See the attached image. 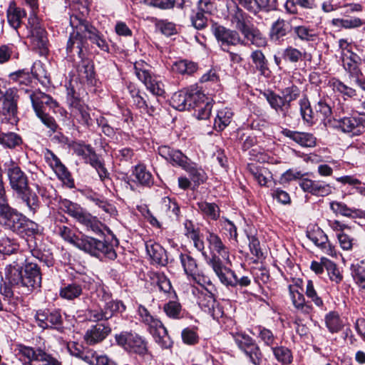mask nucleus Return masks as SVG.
<instances>
[{"label":"nucleus","mask_w":365,"mask_h":365,"mask_svg":"<svg viewBox=\"0 0 365 365\" xmlns=\"http://www.w3.org/2000/svg\"><path fill=\"white\" fill-rule=\"evenodd\" d=\"M206 241L211 253L210 257H207V264L212 267L220 282L227 287L249 286L251 283L249 277L242 276L239 278L233 270L223 264L220 257L228 259L229 249L223 243L220 236L213 232L207 231Z\"/></svg>","instance_id":"1"},{"label":"nucleus","mask_w":365,"mask_h":365,"mask_svg":"<svg viewBox=\"0 0 365 365\" xmlns=\"http://www.w3.org/2000/svg\"><path fill=\"white\" fill-rule=\"evenodd\" d=\"M5 173L11 190L26 207L25 212L29 215H34L39 207V201L36 194L32 192L29 185L26 173L12 160L6 164Z\"/></svg>","instance_id":"2"},{"label":"nucleus","mask_w":365,"mask_h":365,"mask_svg":"<svg viewBox=\"0 0 365 365\" xmlns=\"http://www.w3.org/2000/svg\"><path fill=\"white\" fill-rule=\"evenodd\" d=\"M118 244V240L113 236L111 240L105 239L99 240L88 236H82L75 240V246L91 255L98 257L104 255L110 259H115L117 257L114 247Z\"/></svg>","instance_id":"3"},{"label":"nucleus","mask_w":365,"mask_h":365,"mask_svg":"<svg viewBox=\"0 0 365 365\" xmlns=\"http://www.w3.org/2000/svg\"><path fill=\"white\" fill-rule=\"evenodd\" d=\"M24 93L29 98L34 110L41 122L52 132H55L58 125L51 116L46 113V108H54L57 103L53 98L39 90H24Z\"/></svg>","instance_id":"4"},{"label":"nucleus","mask_w":365,"mask_h":365,"mask_svg":"<svg viewBox=\"0 0 365 365\" xmlns=\"http://www.w3.org/2000/svg\"><path fill=\"white\" fill-rule=\"evenodd\" d=\"M232 24L244 36L245 39L258 47L264 46L266 38L250 22L249 16L238 6L230 14Z\"/></svg>","instance_id":"5"},{"label":"nucleus","mask_w":365,"mask_h":365,"mask_svg":"<svg viewBox=\"0 0 365 365\" xmlns=\"http://www.w3.org/2000/svg\"><path fill=\"white\" fill-rule=\"evenodd\" d=\"M138 314L140 317V320L148 327L149 331L154 336L155 341L163 349L170 348L173 345V341L163 323L152 316L144 306L140 305L138 307Z\"/></svg>","instance_id":"6"},{"label":"nucleus","mask_w":365,"mask_h":365,"mask_svg":"<svg viewBox=\"0 0 365 365\" xmlns=\"http://www.w3.org/2000/svg\"><path fill=\"white\" fill-rule=\"evenodd\" d=\"M202 288H193L192 293L197 297V303L200 309L215 319H218L223 317L224 310L220 304L215 300L213 294L205 286H201Z\"/></svg>","instance_id":"7"},{"label":"nucleus","mask_w":365,"mask_h":365,"mask_svg":"<svg viewBox=\"0 0 365 365\" xmlns=\"http://www.w3.org/2000/svg\"><path fill=\"white\" fill-rule=\"evenodd\" d=\"M70 24L76 31L71 34L66 49L68 53H71L73 49H76V53L80 56L83 51L84 37L86 36V33L91 26L86 21L76 15L71 16Z\"/></svg>","instance_id":"8"},{"label":"nucleus","mask_w":365,"mask_h":365,"mask_svg":"<svg viewBox=\"0 0 365 365\" xmlns=\"http://www.w3.org/2000/svg\"><path fill=\"white\" fill-rule=\"evenodd\" d=\"M125 304L120 300H109L101 304L99 309H91L88 311V317L93 322L108 321L125 310Z\"/></svg>","instance_id":"9"},{"label":"nucleus","mask_w":365,"mask_h":365,"mask_svg":"<svg viewBox=\"0 0 365 365\" xmlns=\"http://www.w3.org/2000/svg\"><path fill=\"white\" fill-rule=\"evenodd\" d=\"M180 259L189 280L200 286L211 284L210 279L200 272L196 260L187 254H180Z\"/></svg>","instance_id":"10"},{"label":"nucleus","mask_w":365,"mask_h":365,"mask_svg":"<svg viewBox=\"0 0 365 365\" xmlns=\"http://www.w3.org/2000/svg\"><path fill=\"white\" fill-rule=\"evenodd\" d=\"M19 353L26 358L31 365H36L35 363H40L39 365H61L56 359L41 349H34L30 346L19 345Z\"/></svg>","instance_id":"11"},{"label":"nucleus","mask_w":365,"mask_h":365,"mask_svg":"<svg viewBox=\"0 0 365 365\" xmlns=\"http://www.w3.org/2000/svg\"><path fill=\"white\" fill-rule=\"evenodd\" d=\"M16 104L14 101V91L7 90L0 80V112L5 115V119L12 121L16 113Z\"/></svg>","instance_id":"12"},{"label":"nucleus","mask_w":365,"mask_h":365,"mask_svg":"<svg viewBox=\"0 0 365 365\" xmlns=\"http://www.w3.org/2000/svg\"><path fill=\"white\" fill-rule=\"evenodd\" d=\"M23 269V287L28 291L38 289L41 284V273L36 263L28 262Z\"/></svg>","instance_id":"13"},{"label":"nucleus","mask_w":365,"mask_h":365,"mask_svg":"<svg viewBox=\"0 0 365 365\" xmlns=\"http://www.w3.org/2000/svg\"><path fill=\"white\" fill-rule=\"evenodd\" d=\"M135 73L153 95L158 96L164 95L165 90L163 82L158 76L153 75L150 70H135Z\"/></svg>","instance_id":"14"},{"label":"nucleus","mask_w":365,"mask_h":365,"mask_svg":"<svg viewBox=\"0 0 365 365\" xmlns=\"http://www.w3.org/2000/svg\"><path fill=\"white\" fill-rule=\"evenodd\" d=\"M299 185L304 192L317 197H325L332 192L331 186L322 180L302 178L299 181Z\"/></svg>","instance_id":"15"},{"label":"nucleus","mask_w":365,"mask_h":365,"mask_svg":"<svg viewBox=\"0 0 365 365\" xmlns=\"http://www.w3.org/2000/svg\"><path fill=\"white\" fill-rule=\"evenodd\" d=\"M38 326L42 329H50L55 326H61L63 318L61 312L57 309H41L35 315Z\"/></svg>","instance_id":"16"},{"label":"nucleus","mask_w":365,"mask_h":365,"mask_svg":"<svg viewBox=\"0 0 365 365\" xmlns=\"http://www.w3.org/2000/svg\"><path fill=\"white\" fill-rule=\"evenodd\" d=\"M344 133H351L358 135L361 129L365 128V115L358 114L349 117H344L336 122L335 125Z\"/></svg>","instance_id":"17"},{"label":"nucleus","mask_w":365,"mask_h":365,"mask_svg":"<svg viewBox=\"0 0 365 365\" xmlns=\"http://www.w3.org/2000/svg\"><path fill=\"white\" fill-rule=\"evenodd\" d=\"M108 324L97 323L91 326L85 333L84 340L89 345H95L103 341L111 332Z\"/></svg>","instance_id":"18"},{"label":"nucleus","mask_w":365,"mask_h":365,"mask_svg":"<svg viewBox=\"0 0 365 365\" xmlns=\"http://www.w3.org/2000/svg\"><path fill=\"white\" fill-rule=\"evenodd\" d=\"M29 21V24L31 21L33 22L30 35L32 46L34 48H38L40 53H47L48 38L46 30L38 24L34 25L35 22L37 21L36 17L30 18Z\"/></svg>","instance_id":"19"},{"label":"nucleus","mask_w":365,"mask_h":365,"mask_svg":"<svg viewBox=\"0 0 365 365\" xmlns=\"http://www.w3.org/2000/svg\"><path fill=\"white\" fill-rule=\"evenodd\" d=\"M159 155L173 165H178L184 169L190 162V160L180 150H174L168 145H161L158 148Z\"/></svg>","instance_id":"20"},{"label":"nucleus","mask_w":365,"mask_h":365,"mask_svg":"<svg viewBox=\"0 0 365 365\" xmlns=\"http://www.w3.org/2000/svg\"><path fill=\"white\" fill-rule=\"evenodd\" d=\"M213 33L216 38L222 42V46L237 44L245 45V41L240 38L236 31L227 29L222 26H216L213 28Z\"/></svg>","instance_id":"21"},{"label":"nucleus","mask_w":365,"mask_h":365,"mask_svg":"<svg viewBox=\"0 0 365 365\" xmlns=\"http://www.w3.org/2000/svg\"><path fill=\"white\" fill-rule=\"evenodd\" d=\"M70 148L76 155L81 157L86 163L91 165L98 158L95 150L90 145L73 142L70 145Z\"/></svg>","instance_id":"22"},{"label":"nucleus","mask_w":365,"mask_h":365,"mask_svg":"<svg viewBox=\"0 0 365 365\" xmlns=\"http://www.w3.org/2000/svg\"><path fill=\"white\" fill-rule=\"evenodd\" d=\"M289 292L294 307L302 313L309 314L312 307L306 303L305 298L303 294L299 291L297 285H289Z\"/></svg>","instance_id":"23"},{"label":"nucleus","mask_w":365,"mask_h":365,"mask_svg":"<svg viewBox=\"0 0 365 365\" xmlns=\"http://www.w3.org/2000/svg\"><path fill=\"white\" fill-rule=\"evenodd\" d=\"M247 170L261 186H267L272 178V173L267 168L255 163L248 164Z\"/></svg>","instance_id":"24"},{"label":"nucleus","mask_w":365,"mask_h":365,"mask_svg":"<svg viewBox=\"0 0 365 365\" xmlns=\"http://www.w3.org/2000/svg\"><path fill=\"white\" fill-rule=\"evenodd\" d=\"M284 135L300 145L302 147L313 148L316 145L317 139L311 133H301L286 130L284 131Z\"/></svg>","instance_id":"25"},{"label":"nucleus","mask_w":365,"mask_h":365,"mask_svg":"<svg viewBox=\"0 0 365 365\" xmlns=\"http://www.w3.org/2000/svg\"><path fill=\"white\" fill-rule=\"evenodd\" d=\"M45 158L59 178L62 180H69L71 176L70 173L53 153L47 150L45 153Z\"/></svg>","instance_id":"26"},{"label":"nucleus","mask_w":365,"mask_h":365,"mask_svg":"<svg viewBox=\"0 0 365 365\" xmlns=\"http://www.w3.org/2000/svg\"><path fill=\"white\" fill-rule=\"evenodd\" d=\"M146 251L154 263L163 266L168 263L166 252L160 245L153 242L147 243Z\"/></svg>","instance_id":"27"},{"label":"nucleus","mask_w":365,"mask_h":365,"mask_svg":"<svg viewBox=\"0 0 365 365\" xmlns=\"http://www.w3.org/2000/svg\"><path fill=\"white\" fill-rule=\"evenodd\" d=\"M75 219L94 233L98 234L102 232L103 224L85 210H83Z\"/></svg>","instance_id":"28"},{"label":"nucleus","mask_w":365,"mask_h":365,"mask_svg":"<svg viewBox=\"0 0 365 365\" xmlns=\"http://www.w3.org/2000/svg\"><path fill=\"white\" fill-rule=\"evenodd\" d=\"M127 351L129 353L136 354L140 356H145L144 360H149V358L148 357L151 356L150 355L148 354V349L147 341L143 337L135 332L134 333V336H133V339L128 346Z\"/></svg>","instance_id":"29"},{"label":"nucleus","mask_w":365,"mask_h":365,"mask_svg":"<svg viewBox=\"0 0 365 365\" xmlns=\"http://www.w3.org/2000/svg\"><path fill=\"white\" fill-rule=\"evenodd\" d=\"M290 26L283 19H278L273 23L269 32L270 38L273 41H280L289 32Z\"/></svg>","instance_id":"30"},{"label":"nucleus","mask_w":365,"mask_h":365,"mask_svg":"<svg viewBox=\"0 0 365 365\" xmlns=\"http://www.w3.org/2000/svg\"><path fill=\"white\" fill-rule=\"evenodd\" d=\"M197 206L204 218L217 220L220 217V210L217 204L201 201L197 203Z\"/></svg>","instance_id":"31"},{"label":"nucleus","mask_w":365,"mask_h":365,"mask_svg":"<svg viewBox=\"0 0 365 365\" xmlns=\"http://www.w3.org/2000/svg\"><path fill=\"white\" fill-rule=\"evenodd\" d=\"M307 236L317 247L322 250H327L329 248V250L331 252L328 237L320 228L308 231Z\"/></svg>","instance_id":"32"},{"label":"nucleus","mask_w":365,"mask_h":365,"mask_svg":"<svg viewBox=\"0 0 365 365\" xmlns=\"http://www.w3.org/2000/svg\"><path fill=\"white\" fill-rule=\"evenodd\" d=\"M172 106L178 110L190 109L192 103H189L188 91H180L175 93L170 100Z\"/></svg>","instance_id":"33"},{"label":"nucleus","mask_w":365,"mask_h":365,"mask_svg":"<svg viewBox=\"0 0 365 365\" xmlns=\"http://www.w3.org/2000/svg\"><path fill=\"white\" fill-rule=\"evenodd\" d=\"M26 12L21 8L16 7L14 4H10L7 10V19L9 24L15 29H17L25 17Z\"/></svg>","instance_id":"34"},{"label":"nucleus","mask_w":365,"mask_h":365,"mask_svg":"<svg viewBox=\"0 0 365 365\" xmlns=\"http://www.w3.org/2000/svg\"><path fill=\"white\" fill-rule=\"evenodd\" d=\"M351 269L355 282L363 292H365V260L352 264Z\"/></svg>","instance_id":"35"},{"label":"nucleus","mask_w":365,"mask_h":365,"mask_svg":"<svg viewBox=\"0 0 365 365\" xmlns=\"http://www.w3.org/2000/svg\"><path fill=\"white\" fill-rule=\"evenodd\" d=\"M160 209L170 217L180 216V207L175 199L169 197H165L162 199L160 202Z\"/></svg>","instance_id":"36"},{"label":"nucleus","mask_w":365,"mask_h":365,"mask_svg":"<svg viewBox=\"0 0 365 365\" xmlns=\"http://www.w3.org/2000/svg\"><path fill=\"white\" fill-rule=\"evenodd\" d=\"M257 331V336L265 346L272 349L274 346L277 345L276 340L277 336L273 332L262 326H258L255 328Z\"/></svg>","instance_id":"37"},{"label":"nucleus","mask_w":365,"mask_h":365,"mask_svg":"<svg viewBox=\"0 0 365 365\" xmlns=\"http://www.w3.org/2000/svg\"><path fill=\"white\" fill-rule=\"evenodd\" d=\"M151 283L156 285L159 290L164 293H170L172 285L170 279L161 272H153L150 276Z\"/></svg>","instance_id":"38"},{"label":"nucleus","mask_w":365,"mask_h":365,"mask_svg":"<svg viewBox=\"0 0 365 365\" xmlns=\"http://www.w3.org/2000/svg\"><path fill=\"white\" fill-rule=\"evenodd\" d=\"M0 144L4 148L14 149L22 144V139L20 135L15 133L0 131Z\"/></svg>","instance_id":"39"},{"label":"nucleus","mask_w":365,"mask_h":365,"mask_svg":"<svg viewBox=\"0 0 365 365\" xmlns=\"http://www.w3.org/2000/svg\"><path fill=\"white\" fill-rule=\"evenodd\" d=\"M83 289L80 284L76 283H71L66 284L61 288L59 294L61 298L67 300H73L80 297L82 294Z\"/></svg>","instance_id":"40"},{"label":"nucleus","mask_w":365,"mask_h":365,"mask_svg":"<svg viewBox=\"0 0 365 365\" xmlns=\"http://www.w3.org/2000/svg\"><path fill=\"white\" fill-rule=\"evenodd\" d=\"M273 354L277 361L284 364H290L293 361V356L291 350L284 346H274L272 349Z\"/></svg>","instance_id":"41"},{"label":"nucleus","mask_w":365,"mask_h":365,"mask_svg":"<svg viewBox=\"0 0 365 365\" xmlns=\"http://www.w3.org/2000/svg\"><path fill=\"white\" fill-rule=\"evenodd\" d=\"M232 112L230 109L224 108L217 112L215 119L214 128L218 130H222L231 122Z\"/></svg>","instance_id":"42"},{"label":"nucleus","mask_w":365,"mask_h":365,"mask_svg":"<svg viewBox=\"0 0 365 365\" xmlns=\"http://www.w3.org/2000/svg\"><path fill=\"white\" fill-rule=\"evenodd\" d=\"M136 180L142 185L150 186L153 185L152 175L143 165H138L133 172Z\"/></svg>","instance_id":"43"},{"label":"nucleus","mask_w":365,"mask_h":365,"mask_svg":"<svg viewBox=\"0 0 365 365\" xmlns=\"http://www.w3.org/2000/svg\"><path fill=\"white\" fill-rule=\"evenodd\" d=\"M205 4L206 9H209V6H211V3L209 1H200V10L192 16L191 21L193 26L197 29H202L205 27L207 24V18L205 16V9L202 8V4Z\"/></svg>","instance_id":"44"},{"label":"nucleus","mask_w":365,"mask_h":365,"mask_svg":"<svg viewBox=\"0 0 365 365\" xmlns=\"http://www.w3.org/2000/svg\"><path fill=\"white\" fill-rule=\"evenodd\" d=\"M325 324L331 333H336L343 327V324L339 314L336 312H330L326 314Z\"/></svg>","instance_id":"45"},{"label":"nucleus","mask_w":365,"mask_h":365,"mask_svg":"<svg viewBox=\"0 0 365 365\" xmlns=\"http://www.w3.org/2000/svg\"><path fill=\"white\" fill-rule=\"evenodd\" d=\"M187 171L194 182L195 185L198 186L205 180V173L203 170L196 167L195 164L191 161L184 168Z\"/></svg>","instance_id":"46"},{"label":"nucleus","mask_w":365,"mask_h":365,"mask_svg":"<svg viewBox=\"0 0 365 365\" xmlns=\"http://www.w3.org/2000/svg\"><path fill=\"white\" fill-rule=\"evenodd\" d=\"M261 94L266 98L270 106L277 111L283 110L285 106L282 96L277 95L271 90H265Z\"/></svg>","instance_id":"47"},{"label":"nucleus","mask_w":365,"mask_h":365,"mask_svg":"<svg viewBox=\"0 0 365 365\" xmlns=\"http://www.w3.org/2000/svg\"><path fill=\"white\" fill-rule=\"evenodd\" d=\"M9 284L12 287H23V269L19 267H10L6 275Z\"/></svg>","instance_id":"48"},{"label":"nucleus","mask_w":365,"mask_h":365,"mask_svg":"<svg viewBox=\"0 0 365 365\" xmlns=\"http://www.w3.org/2000/svg\"><path fill=\"white\" fill-rule=\"evenodd\" d=\"M330 209L336 214L345 217H354L358 215L359 212L349 207L346 204L341 202L333 201L330 203Z\"/></svg>","instance_id":"49"},{"label":"nucleus","mask_w":365,"mask_h":365,"mask_svg":"<svg viewBox=\"0 0 365 365\" xmlns=\"http://www.w3.org/2000/svg\"><path fill=\"white\" fill-rule=\"evenodd\" d=\"M232 336L237 346L242 351L255 344V341L245 332H232Z\"/></svg>","instance_id":"50"},{"label":"nucleus","mask_w":365,"mask_h":365,"mask_svg":"<svg viewBox=\"0 0 365 365\" xmlns=\"http://www.w3.org/2000/svg\"><path fill=\"white\" fill-rule=\"evenodd\" d=\"M332 86L334 91L343 93L344 96L352 98L353 101L355 102V106H358L360 101H361L358 98V95L355 90L346 86L339 81H334L332 83Z\"/></svg>","instance_id":"51"},{"label":"nucleus","mask_w":365,"mask_h":365,"mask_svg":"<svg viewBox=\"0 0 365 365\" xmlns=\"http://www.w3.org/2000/svg\"><path fill=\"white\" fill-rule=\"evenodd\" d=\"M188 96L189 103H192L191 108H195L208 101V98L197 88L190 89Z\"/></svg>","instance_id":"52"},{"label":"nucleus","mask_w":365,"mask_h":365,"mask_svg":"<svg viewBox=\"0 0 365 365\" xmlns=\"http://www.w3.org/2000/svg\"><path fill=\"white\" fill-rule=\"evenodd\" d=\"M88 34V38L95 43L102 51H108V45L103 36L94 27L91 26L86 32Z\"/></svg>","instance_id":"53"},{"label":"nucleus","mask_w":365,"mask_h":365,"mask_svg":"<svg viewBox=\"0 0 365 365\" xmlns=\"http://www.w3.org/2000/svg\"><path fill=\"white\" fill-rule=\"evenodd\" d=\"M146 4L160 9H170L174 6L182 7L184 0H148Z\"/></svg>","instance_id":"54"},{"label":"nucleus","mask_w":365,"mask_h":365,"mask_svg":"<svg viewBox=\"0 0 365 365\" xmlns=\"http://www.w3.org/2000/svg\"><path fill=\"white\" fill-rule=\"evenodd\" d=\"M59 208L73 218H76L83 210L79 205L66 199L60 201Z\"/></svg>","instance_id":"55"},{"label":"nucleus","mask_w":365,"mask_h":365,"mask_svg":"<svg viewBox=\"0 0 365 365\" xmlns=\"http://www.w3.org/2000/svg\"><path fill=\"white\" fill-rule=\"evenodd\" d=\"M163 310L166 315L172 319H180L182 317V307L178 301H169L165 303Z\"/></svg>","instance_id":"56"},{"label":"nucleus","mask_w":365,"mask_h":365,"mask_svg":"<svg viewBox=\"0 0 365 365\" xmlns=\"http://www.w3.org/2000/svg\"><path fill=\"white\" fill-rule=\"evenodd\" d=\"M297 5L304 9H312L314 1L313 0H287L284 7L289 14H296Z\"/></svg>","instance_id":"57"},{"label":"nucleus","mask_w":365,"mask_h":365,"mask_svg":"<svg viewBox=\"0 0 365 365\" xmlns=\"http://www.w3.org/2000/svg\"><path fill=\"white\" fill-rule=\"evenodd\" d=\"M243 352L249 358L252 364L254 365H261L263 356L259 346L256 343L243 351Z\"/></svg>","instance_id":"58"},{"label":"nucleus","mask_w":365,"mask_h":365,"mask_svg":"<svg viewBox=\"0 0 365 365\" xmlns=\"http://www.w3.org/2000/svg\"><path fill=\"white\" fill-rule=\"evenodd\" d=\"M324 265L327 271L329 279L332 282L338 284L342 280V274L335 263L329 259H325Z\"/></svg>","instance_id":"59"},{"label":"nucleus","mask_w":365,"mask_h":365,"mask_svg":"<svg viewBox=\"0 0 365 365\" xmlns=\"http://www.w3.org/2000/svg\"><path fill=\"white\" fill-rule=\"evenodd\" d=\"M19 249V245L12 239L8 237H3L0 239V253L11 255Z\"/></svg>","instance_id":"60"},{"label":"nucleus","mask_w":365,"mask_h":365,"mask_svg":"<svg viewBox=\"0 0 365 365\" xmlns=\"http://www.w3.org/2000/svg\"><path fill=\"white\" fill-rule=\"evenodd\" d=\"M336 237L340 247L344 250H351L356 242V240L351 234V230L337 233Z\"/></svg>","instance_id":"61"},{"label":"nucleus","mask_w":365,"mask_h":365,"mask_svg":"<svg viewBox=\"0 0 365 365\" xmlns=\"http://www.w3.org/2000/svg\"><path fill=\"white\" fill-rule=\"evenodd\" d=\"M71 354L89 365H94L98 356L96 351L91 349H85L83 351L76 350L74 351H72Z\"/></svg>","instance_id":"62"},{"label":"nucleus","mask_w":365,"mask_h":365,"mask_svg":"<svg viewBox=\"0 0 365 365\" xmlns=\"http://www.w3.org/2000/svg\"><path fill=\"white\" fill-rule=\"evenodd\" d=\"M305 294L317 307H324V302L318 295L312 280H308L307 282Z\"/></svg>","instance_id":"63"},{"label":"nucleus","mask_w":365,"mask_h":365,"mask_svg":"<svg viewBox=\"0 0 365 365\" xmlns=\"http://www.w3.org/2000/svg\"><path fill=\"white\" fill-rule=\"evenodd\" d=\"M300 94L299 89L296 86L287 87L282 91V98L287 108L292 101L296 100Z\"/></svg>","instance_id":"64"}]
</instances>
